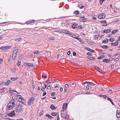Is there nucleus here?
<instances>
[{
    "mask_svg": "<svg viewBox=\"0 0 120 120\" xmlns=\"http://www.w3.org/2000/svg\"><path fill=\"white\" fill-rule=\"evenodd\" d=\"M15 105V100L13 99L8 104L7 108L8 110H10L12 109Z\"/></svg>",
    "mask_w": 120,
    "mask_h": 120,
    "instance_id": "obj_1",
    "label": "nucleus"
},
{
    "mask_svg": "<svg viewBox=\"0 0 120 120\" xmlns=\"http://www.w3.org/2000/svg\"><path fill=\"white\" fill-rule=\"evenodd\" d=\"M24 109V107L21 104L18 105L16 107V110L17 112H20Z\"/></svg>",
    "mask_w": 120,
    "mask_h": 120,
    "instance_id": "obj_2",
    "label": "nucleus"
},
{
    "mask_svg": "<svg viewBox=\"0 0 120 120\" xmlns=\"http://www.w3.org/2000/svg\"><path fill=\"white\" fill-rule=\"evenodd\" d=\"M16 98L17 100L22 103H24L25 101L24 99L23 98L21 95H17Z\"/></svg>",
    "mask_w": 120,
    "mask_h": 120,
    "instance_id": "obj_3",
    "label": "nucleus"
},
{
    "mask_svg": "<svg viewBox=\"0 0 120 120\" xmlns=\"http://www.w3.org/2000/svg\"><path fill=\"white\" fill-rule=\"evenodd\" d=\"M105 17V15L104 13L100 14L98 16V18L100 19H102L104 18Z\"/></svg>",
    "mask_w": 120,
    "mask_h": 120,
    "instance_id": "obj_4",
    "label": "nucleus"
},
{
    "mask_svg": "<svg viewBox=\"0 0 120 120\" xmlns=\"http://www.w3.org/2000/svg\"><path fill=\"white\" fill-rule=\"evenodd\" d=\"M15 113L14 111H13L11 112L8 113V116L10 117L15 116Z\"/></svg>",
    "mask_w": 120,
    "mask_h": 120,
    "instance_id": "obj_5",
    "label": "nucleus"
},
{
    "mask_svg": "<svg viewBox=\"0 0 120 120\" xmlns=\"http://www.w3.org/2000/svg\"><path fill=\"white\" fill-rule=\"evenodd\" d=\"M34 100V98L33 97H31L29 101L28 102V105L29 106L31 105L32 104V103Z\"/></svg>",
    "mask_w": 120,
    "mask_h": 120,
    "instance_id": "obj_6",
    "label": "nucleus"
},
{
    "mask_svg": "<svg viewBox=\"0 0 120 120\" xmlns=\"http://www.w3.org/2000/svg\"><path fill=\"white\" fill-rule=\"evenodd\" d=\"M101 23L102 24V26H107V24L106 23V20H103L101 22Z\"/></svg>",
    "mask_w": 120,
    "mask_h": 120,
    "instance_id": "obj_7",
    "label": "nucleus"
},
{
    "mask_svg": "<svg viewBox=\"0 0 120 120\" xmlns=\"http://www.w3.org/2000/svg\"><path fill=\"white\" fill-rule=\"evenodd\" d=\"M11 46H6L1 47L0 49H5L10 48Z\"/></svg>",
    "mask_w": 120,
    "mask_h": 120,
    "instance_id": "obj_8",
    "label": "nucleus"
},
{
    "mask_svg": "<svg viewBox=\"0 0 120 120\" xmlns=\"http://www.w3.org/2000/svg\"><path fill=\"white\" fill-rule=\"evenodd\" d=\"M18 51V48L17 47H15L13 50V54H14L17 55Z\"/></svg>",
    "mask_w": 120,
    "mask_h": 120,
    "instance_id": "obj_9",
    "label": "nucleus"
},
{
    "mask_svg": "<svg viewBox=\"0 0 120 120\" xmlns=\"http://www.w3.org/2000/svg\"><path fill=\"white\" fill-rule=\"evenodd\" d=\"M67 103H64L63 105V107H62L63 110V111H65L66 109L67 108Z\"/></svg>",
    "mask_w": 120,
    "mask_h": 120,
    "instance_id": "obj_10",
    "label": "nucleus"
},
{
    "mask_svg": "<svg viewBox=\"0 0 120 120\" xmlns=\"http://www.w3.org/2000/svg\"><path fill=\"white\" fill-rule=\"evenodd\" d=\"M62 32L64 33L70 35H71L72 34L71 33L69 32L68 31L66 30H63L62 31Z\"/></svg>",
    "mask_w": 120,
    "mask_h": 120,
    "instance_id": "obj_11",
    "label": "nucleus"
},
{
    "mask_svg": "<svg viewBox=\"0 0 120 120\" xmlns=\"http://www.w3.org/2000/svg\"><path fill=\"white\" fill-rule=\"evenodd\" d=\"M111 31V30L110 29L108 30H105L103 31V33H108Z\"/></svg>",
    "mask_w": 120,
    "mask_h": 120,
    "instance_id": "obj_12",
    "label": "nucleus"
},
{
    "mask_svg": "<svg viewBox=\"0 0 120 120\" xmlns=\"http://www.w3.org/2000/svg\"><path fill=\"white\" fill-rule=\"evenodd\" d=\"M116 116L118 118H119L120 117V110L117 111Z\"/></svg>",
    "mask_w": 120,
    "mask_h": 120,
    "instance_id": "obj_13",
    "label": "nucleus"
},
{
    "mask_svg": "<svg viewBox=\"0 0 120 120\" xmlns=\"http://www.w3.org/2000/svg\"><path fill=\"white\" fill-rule=\"evenodd\" d=\"M36 66V64H33V63H29V65H28V66L30 67H35Z\"/></svg>",
    "mask_w": 120,
    "mask_h": 120,
    "instance_id": "obj_14",
    "label": "nucleus"
},
{
    "mask_svg": "<svg viewBox=\"0 0 120 120\" xmlns=\"http://www.w3.org/2000/svg\"><path fill=\"white\" fill-rule=\"evenodd\" d=\"M94 68L95 69L97 70L99 72L101 73V71H102L97 66H95L94 67Z\"/></svg>",
    "mask_w": 120,
    "mask_h": 120,
    "instance_id": "obj_15",
    "label": "nucleus"
},
{
    "mask_svg": "<svg viewBox=\"0 0 120 120\" xmlns=\"http://www.w3.org/2000/svg\"><path fill=\"white\" fill-rule=\"evenodd\" d=\"M75 37H74V38H76V39H78L79 41L81 42V43L83 44V43L82 42V40L80 38H78L76 36H75Z\"/></svg>",
    "mask_w": 120,
    "mask_h": 120,
    "instance_id": "obj_16",
    "label": "nucleus"
},
{
    "mask_svg": "<svg viewBox=\"0 0 120 120\" xmlns=\"http://www.w3.org/2000/svg\"><path fill=\"white\" fill-rule=\"evenodd\" d=\"M87 85H91L94 86L95 85V84L93 82H87Z\"/></svg>",
    "mask_w": 120,
    "mask_h": 120,
    "instance_id": "obj_17",
    "label": "nucleus"
},
{
    "mask_svg": "<svg viewBox=\"0 0 120 120\" xmlns=\"http://www.w3.org/2000/svg\"><path fill=\"white\" fill-rule=\"evenodd\" d=\"M77 25H76V24H73L72 26V28L73 29H75L77 27Z\"/></svg>",
    "mask_w": 120,
    "mask_h": 120,
    "instance_id": "obj_18",
    "label": "nucleus"
},
{
    "mask_svg": "<svg viewBox=\"0 0 120 120\" xmlns=\"http://www.w3.org/2000/svg\"><path fill=\"white\" fill-rule=\"evenodd\" d=\"M11 81L10 80H8L7 82L5 83V84L6 85H9V83L11 82Z\"/></svg>",
    "mask_w": 120,
    "mask_h": 120,
    "instance_id": "obj_19",
    "label": "nucleus"
},
{
    "mask_svg": "<svg viewBox=\"0 0 120 120\" xmlns=\"http://www.w3.org/2000/svg\"><path fill=\"white\" fill-rule=\"evenodd\" d=\"M49 39L51 40H54L55 38L54 36H50Z\"/></svg>",
    "mask_w": 120,
    "mask_h": 120,
    "instance_id": "obj_20",
    "label": "nucleus"
},
{
    "mask_svg": "<svg viewBox=\"0 0 120 120\" xmlns=\"http://www.w3.org/2000/svg\"><path fill=\"white\" fill-rule=\"evenodd\" d=\"M50 108L52 110H54L56 109L55 107L53 105H52L50 106Z\"/></svg>",
    "mask_w": 120,
    "mask_h": 120,
    "instance_id": "obj_21",
    "label": "nucleus"
},
{
    "mask_svg": "<svg viewBox=\"0 0 120 120\" xmlns=\"http://www.w3.org/2000/svg\"><path fill=\"white\" fill-rule=\"evenodd\" d=\"M118 30H113L112 31V34H114L117 32Z\"/></svg>",
    "mask_w": 120,
    "mask_h": 120,
    "instance_id": "obj_22",
    "label": "nucleus"
},
{
    "mask_svg": "<svg viewBox=\"0 0 120 120\" xmlns=\"http://www.w3.org/2000/svg\"><path fill=\"white\" fill-rule=\"evenodd\" d=\"M105 57V56H104L101 55L99 57H98V59H101L104 58Z\"/></svg>",
    "mask_w": 120,
    "mask_h": 120,
    "instance_id": "obj_23",
    "label": "nucleus"
},
{
    "mask_svg": "<svg viewBox=\"0 0 120 120\" xmlns=\"http://www.w3.org/2000/svg\"><path fill=\"white\" fill-rule=\"evenodd\" d=\"M102 62L106 63H108L109 62V60L108 59H105L102 61Z\"/></svg>",
    "mask_w": 120,
    "mask_h": 120,
    "instance_id": "obj_24",
    "label": "nucleus"
},
{
    "mask_svg": "<svg viewBox=\"0 0 120 120\" xmlns=\"http://www.w3.org/2000/svg\"><path fill=\"white\" fill-rule=\"evenodd\" d=\"M74 13H75V15L78 16V15L79 14V11L78 10H76L75 11Z\"/></svg>",
    "mask_w": 120,
    "mask_h": 120,
    "instance_id": "obj_25",
    "label": "nucleus"
},
{
    "mask_svg": "<svg viewBox=\"0 0 120 120\" xmlns=\"http://www.w3.org/2000/svg\"><path fill=\"white\" fill-rule=\"evenodd\" d=\"M75 84L74 83L71 82L70 83L69 86L71 87H74V86Z\"/></svg>",
    "mask_w": 120,
    "mask_h": 120,
    "instance_id": "obj_26",
    "label": "nucleus"
},
{
    "mask_svg": "<svg viewBox=\"0 0 120 120\" xmlns=\"http://www.w3.org/2000/svg\"><path fill=\"white\" fill-rule=\"evenodd\" d=\"M46 116L48 117V118L49 119H52L53 118V117H52L49 114H47L46 115Z\"/></svg>",
    "mask_w": 120,
    "mask_h": 120,
    "instance_id": "obj_27",
    "label": "nucleus"
},
{
    "mask_svg": "<svg viewBox=\"0 0 120 120\" xmlns=\"http://www.w3.org/2000/svg\"><path fill=\"white\" fill-rule=\"evenodd\" d=\"M79 7L80 9L83 8L84 7V6L82 4H80L79 6Z\"/></svg>",
    "mask_w": 120,
    "mask_h": 120,
    "instance_id": "obj_28",
    "label": "nucleus"
},
{
    "mask_svg": "<svg viewBox=\"0 0 120 120\" xmlns=\"http://www.w3.org/2000/svg\"><path fill=\"white\" fill-rule=\"evenodd\" d=\"M87 58L90 60H92L94 59V57L91 56H88Z\"/></svg>",
    "mask_w": 120,
    "mask_h": 120,
    "instance_id": "obj_29",
    "label": "nucleus"
},
{
    "mask_svg": "<svg viewBox=\"0 0 120 120\" xmlns=\"http://www.w3.org/2000/svg\"><path fill=\"white\" fill-rule=\"evenodd\" d=\"M16 55H17L15 54H13L12 58L13 60H14L15 59Z\"/></svg>",
    "mask_w": 120,
    "mask_h": 120,
    "instance_id": "obj_30",
    "label": "nucleus"
},
{
    "mask_svg": "<svg viewBox=\"0 0 120 120\" xmlns=\"http://www.w3.org/2000/svg\"><path fill=\"white\" fill-rule=\"evenodd\" d=\"M115 40V39L113 38H110L109 39V41H111V42H113V41H114Z\"/></svg>",
    "mask_w": 120,
    "mask_h": 120,
    "instance_id": "obj_31",
    "label": "nucleus"
},
{
    "mask_svg": "<svg viewBox=\"0 0 120 120\" xmlns=\"http://www.w3.org/2000/svg\"><path fill=\"white\" fill-rule=\"evenodd\" d=\"M22 39V38H20L17 39H16L15 40L16 41H20Z\"/></svg>",
    "mask_w": 120,
    "mask_h": 120,
    "instance_id": "obj_32",
    "label": "nucleus"
},
{
    "mask_svg": "<svg viewBox=\"0 0 120 120\" xmlns=\"http://www.w3.org/2000/svg\"><path fill=\"white\" fill-rule=\"evenodd\" d=\"M17 79V78H14L13 77H12L11 78V80L13 81H15Z\"/></svg>",
    "mask_w": 120,
    "mask_h": 120,
    "instance_id": "obj_33",
    "label": "nucleus"
},
{
    "mask_svg": "<svg viewBox=\"0 0 120 120\" xmlns=\"http://www.w3.org/2000/svg\"><path fill=\"white\" fill-rule=\"evenodd\" d=\"M57 113L56 112H54L52 113H51V115L55 116L56 115Z\"/></svg>",
    "mask_w": 120,
    "mask_h": 120,
    "instance_id": "obj_34",
    "label": "nucleus"
},
{
    "mask_svg": "<svg viewBox=\"0 0 120 120\" xmlns=\"http://www.w3.org/2000/svg\"><path fill=\"white\" fill-rule=\"evenodd\" d=\"M21 63V60H18V62L17 63V65L18 67H19L20 66V65Z\"/></svg>",
    "mask_w": 120,
    "mask_h": 120,
    "instance_id": "obj_35",
    "label": "nucleus"
},
{
    "mask_svg": "<svg viewBox=\"0 0 120 120\" xmlns=\"http://www.w3.org/2000/svg\"><path fill=\"white\" fill-rule=\"evenodd\" d=\"M87 50H88L90 51L91 52H95V51L94 50L91 49H90L88 48V49H87Z\"/></svg>",
    "mask_w": 120,
    "mask_h": 120,
    "instance_id": "obj_36",
    "label": "nucleus"
},
{
    "mask_svg": "<svg viewBox=\"0 0 120 120\" xmlns=\"http://www.w3.org/2000/svg\"><path fill=\"white\" fill-rule=\"evenodd\" d=\"M100 97H103L105 98L106 99L107 97V96L106 95H100Z\"/></svg>",
    "mask_w": 120,
    "mask_h": 120,
    "instance_id": "obj_37",
    "label": "nucleus"
},
{
    "mask_svg": "<svg viewBox=\"0 0 120 120\" xmlns=\"http://www.w3.org/2000/svg\"><path fill=\"white\" fill-rule=\"evenodd\" d=\"M105 0H100V3L101 5H102L103 4V2L105 1Z\"/></svg>",
    "mask_w": 120,
    "mask_h": 120,
    "instance_id": "obj_38",
    "label": "nucleus"
},
{
    "mask_svg": "<svg viewBox=\"0 0 120 120\" xmlns=\"http://www.w3.org/2000/svg\"><path fill=\"white\" fill-rule=\"evenodd\" d=\"M79 29H82L84 27L81 25H79L78 27Z\"/></svg>",
    "mask_w": 120,
    "mask_h": 120,
    "instance_id": "obj_39",
    "label": "nucleus"
},
{
    "mask_svg": "<svg viewBox=\"0 0 120 120\" xmlns=\"http://www.w3.org/2000/svg\"><path fill=\"white\" fill-rule=\"evenodd\" d=\"M108 39H106L104 40L103 41V42L104 43H107L108 42Z\"/></svg>",
    "mask_w": 120,
    "mask_h": 120,
    "instance_id": "obj_40",
    "label": "nucleus"
},
{
    "mask_svg": "<svg viewBox=\"0 0 120 120\" xmlns=\"http://www.w3.org/2000/svg\"><path fill=\"white\" fill-rule=\"evenodd\" d=\"M65 88H68L69 87V85L68 84H66L65 85Z\"/></svg>",
    "mask_w": 120,
    "mask_h": 120,
    "instance_id": "obj_41",
    "label": "nucleus"
},
{
    "mask_svg": "<svg viewBox=\"0 0 120 120\" xmlns=\"http://www.w3.org/2000/svg\"><path fill=\"white\" fill-rule=\"evenodd\" d=\"M43 113V111L42 110V111H41V112H40V114H39V116H42Z\"/></svg>",
    "mask_w": 120,
    "mask_h": 120,
    "instance_id": "obj_42",
    "label": "nucleus"
},
{
    "mask_svg": "<svg viewBox=\"0 0 120 120\" xmlns=\"http://www.w3.org/2000/svg\"><path fill=\"white\" fill-rule=\"evenodd\" d=\"M39 53V52L38 51H37L36 52L35 51L34 52V55H35V54H38Z\"/></svg>",
    "mask_w": 120,
    "mask_h": 120,
    "instance_id": "obj_43",
    "label": "nucleus"
},
{
    "mask_svg": "<svg viewBox=\"0 0 120 120\" xmlns=\"http://www.w3.org/2000/svg\"><path fill=\"white\" fill-rule=\"evenodd\" d=\"M55 93L52 92L51 93V95L52 96H54L55 95Z\"/></svg>",
    "mask_w": 120,
    "mask_h": 120,
    "instance_id": "obj_44",
    "label": "nucleus"
},
{
    "mask_svg": "<svg viewBox=\"0 0 120 120\" xmlns=\"http://www.w3.org/2000/svg\"><path fill=\"white\" fill-rule=\"evenodd\" d=\"M114 43H115V44H114V46H116L117 45H118V42H115Z\"/></svg>",
    "mask_w": 120,
    "mask_h": 120,
    "instance_id": "obj_45",
    "label": "nucleus"
},
{
    "mask_svg": "<svg viewBox=\"0 0 120 120\" xmlns=\"http://www.w3.org/2000/svg\"><path fill=\"white\" fill-rule=\"evenodd\" d=\"M90 88V87L89 85H87V86L86 87V89L87 90H89Z\"/></svg>",
    "mask_w": 120,
    "mask_h": 120,
    "instance_id": "obj_46",
    "label": "nucleus"
},
{
    "mask_svg": "<svg viewBox=\"0 0 120 120\" xmlns=\"http://www.w3.org/2000/svg\"><path fill=\"white\" fill-rule=\"evenodd\" d=\"M24 65H26V66H28V65H29V63H24Z\"/></svg>",
    "mask_w": 120,
    "mask_h": 120,
    "instance_id": "obj_47",
    "label": "nucleus"
},
{
    "mask_svg": "<svg viewBox=\"0 0 120 120\" xmlns=\"http://www.w3.org/2000/svg\"><path fill=\"white\" fill-rule=\"evenodd\" d=\"M42 78H46L47 77V76L46 75H45V76H44V75H42Z\"/></svg>",
    "mask_w": 120,
    "mask_h": 120,
    "instance_id": "obj_48",
    "label": "nucleus"
},
{
    "mask_svg": "<svg viewBox=\"0 0 120 120\" xmlns=\"http://www.w3.org/2000/svg\"><path fill=\"white\" fill-rule=\"evenodd\" d=\"M46 92L45 91H44L43 93V94L42 96H45L46 94Z\"/></svg>",
    "mask_w": 120,
    "mask_h": 120,
    "instance_id": "obj_49",
    "label": "nucleus"
},
{
    "mask_svg": "<svg viewBox=\"0 0 120 120\" xmlns=\"http://www.w3.org/2000/svg\"><path fill=\"white\" fill-rule=\"evenodd\" d=\"M92 19L94 20H96L97 19V18L95 17H94L92 18Z\"/></svg>",
    "mask_w": 120,
    "mask_h": 120,
    "instance_id": "obj_50",
    "label": "nucleus"
},
{
    "mask_svg": "<svg viewBox=\"0 0 120 120\" xmlns=\"http://www.w3.org/2000/svg\"><path fill=\"white\" fill-rule=\"evenodd\" d=\"M109 92L110 94H111L112 92V91L110 89L109 90Z\"/></svg>",
    "mask_w": 120,
    "mask_h": 120,
    "instance_id": "obj_51",
    "label": "nucleus"
},
{
    "mask_svg": "<svg viewBox=\"0 0 120 120\" xmlns=\"http://www.w3.org/2000/svg\"><path fill=\"white\" fill-rule=\"evenodd\" d=\"M5 89V88L4 87H3L0 90V91H1H1H3V90H4V89Z\"/></svg>",
    "mask_w": 120,
    "mask_h": 120,
    "instance_id": "obj_52",
    "label": "nucleus"
},
{
    "mask_svg": "<svg viewBox=\"0 0 120 120\" xmlns=\"http://www.w3.org/2000/svg\"><path fill=\"white\" fill-rule=\"evenodd\" d=\"M47 89H48L49 90H50L51 89V87H50V86L49 85V86H48L47 87Z\"/></svg>",
    "mask_w": 120,
    "mask_h": 120,
    "instance_id": "obj_53",
    "label": "nucleus"
},
{
    "mask_svg": "<svg viewBox=\"0 0 120 120\" xmlns=\"http://www.w3.org/2000/svg\"><path fill=\"white\" fill-rule=\"evenodd\" d=\"M113 59H114L112 57H111V58H110L109 60V61H112L113 60Z\"/></svg>",
    "mask_w": 120,
    "mask_h": 120,
    "instance_id": "obj_54",
    "label": "nucleus"
},
{
    "mask_svg": "<svg viewBox=\"0 0 120 120\" xmlns=\"http://www.w3.org/2000/svg\"><path fill=\"white\" fill-rule=\"evenodd\" d=\"M4 120H14L12 119H11L9 118H6Z\"/></svg>",
    "mask_w": 120,
    "mask_h": 120,
    "instance_id": "obj_55",
    "label": "nucleus"
},
{
    "mask_svg": "<svg viewBox=\"0 0 120 120\" xmlns=\"http://www.w3.org/2000/svg\"><path fill=\"white\" fill-rule=\"evenodd\" d=\"M119 60V59L118 58H116L114 60V61L115 62L118 61Z\"/></svg>",
    "mask_w": 120,
    "mask_h": 120,
    "instance_id": "obj_56",
    "label": "nucleus"
},
{
    "mask_svg": "<svg viewBox=\"0 0 120 120\" xmlns=\"http://www.w3.org/2000/svg\"><path fill=\"white\" fill-rule=\"evenodd\" d=\"M8 22H2V23H0V24H4L7 23Z\"/></svg>",
    "mask_w": 120,
    "mask_h": 120,
    "instance_id": "obj_57",
    "label": "nucleus"
},
{
    "mask_svg": "<svg viewBox=\"0 0 120 120\" xmlns=\"http://www.w3.org/2000/svg\"><path fill=\"white\" fill-rule=\"evenodd\" d=\"M82 83V84H84H84H87V82H83Z\"/></svg>",
    "mask_w": 120,
    "mask_h": 120,
    "instance_id": "obj_58",
    "label": "nucleus"
},
{
    "mask_svg": "<svg viewBox=\"0 0 120 120\" xmlns=\"http://www.w3.org/2000/svg\"><path fill=\"white\" fill-rule=\"evenodd\" d=\"M3 59L2 58L0 59V64L3 62Z\"/></svg>",
    "mask_w": 120,
    "mask_h": 120,
    "instance_id": "obj_59",
    "label": "nucleus"
},
{
    "mask_svg": "<svg viewBox=\"0 0 120 120\" xmlns=\"http://www.w3.org/2000/svg\"><path fill=\"white\" fill-rule=\"evenodd\" d=\"M71 53V51H68V52H67V54L68 55H69Z\"/></svg>",
    "mask_w": 120,
    "mask_h": 120,
    "instance_id": "obj_60",
    "label": "nucleus"
},
{
    "mask_svg": "<svg viewBox=\"0 0 120 120\" xmlns=\"http://www.w3.org/2000/svg\"><path fill=\"white\" fill-rule=\"evenodd\" d=\"M35 21V20H32L30 21V23H32L34 22Z\"/></svg>",
    "mask_w": 120,
    "mask_h": 120,
    "instance_id": "obj_61",
    "label": "nucleus"
},
{
    "mask_svg": "<svg viewBox=\"0 0 120 120\" xmlns=\"http://www.w3.org/2000/svg\"><path fill=\"white\" fill-rule=\"evenodd\" d=\"M58 84L55 85L54 86V88H56L58 87Z\"/></svg>",
    "mask_w": 120,
    "mask_h": 120,
    "instance_id": "obj_62",
    "label": "nucleus"
},
{
    "mask_svg": "<svg viewBox=\"0 0 120 120\" xmlns=\"http://www.w3.org/2000/svg\"><path fill=\"white\" fill-rule=\"evenodd\" d=\"M11 56H10L9 57L8 59V60L9 61H10L11 60Z\"/></svg>",
    "mask_w": 120,
    "mask_h": 120,
    "instance_id": "obj_63",
    "label": "nucleus"
},
{
    "mask_svg": "<svg viewBox=\"0 0 120 120\" xmlns=\"http://www.w3.org/2000/svg\"><path fill=\"white\" fill-rule=\"evenodd\" d=\"M104 49H106L108 48V46L106 45H105L104 47Z\"/></svg>",
    "mask_w": 120,
    "mask_h": 120,
    "instance_id": "obj_64",
    "label": "nucleus"
}]
</instances>
